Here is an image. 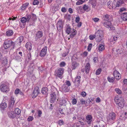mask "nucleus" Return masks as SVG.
<instances>
[{
	"label": "nucleus",
	"mask_w": 127,
	"mask_h": 127,
	"mask_svg": "<svg viewBox=\"0 0 127 127\" xmlns=\"http://www.w3.org/2000/svg\"><path fill=\"white\" fill-rule=\"evenodd\" d=\"M51 91L52 92L50 95V101L51 103H53L56 100L57 97L56 94L58 96L59 92L57 89L54 87H52L51 88Z\"/></svg>",
	"instance_id": "nucleus-1"
},
{
	"label": "nucleus",
	"mask_w": 127,
	"mask_h": 127,
	"mask_svg": "<svg viewBox=\"0 0 127 127\" xmlns=\"http://www.w3.org/2000/svg\"><path fill=\"white\" fill-rule=\"evenodd\" d=\"M115 103L121 108H123L124 105V99L123 97L116 96L114 98Z\"/></svg>",
	"instance_id": "nucleus-2"
},
{
	"label": "nucleus",
	"mask_w": 127,
	"mask_h": 127,
	"mask_svg": "<svg viewBox=\"0 0 127 127\" xmlns=\"http://www.w3.org/2000/svg\"><path fill=\"white\" fill-rule=\"evenodd\" d=\"M116 114L113 112H111L109 113L107 117V122L110 124H112L115 122L116 118Z\"/></svg>",
	"instance_id": "nucleus-3"
},
{
	"label": "nucleus",
	"mask_w": 127,
	"mask_h": 127,
	"mask_svg": "<svg viewBox=\"0 0 127 127\" xmlns=\"http://www.w3.org/2000/svg\"><path fill=\"white\" fill-rule=\"evenodd\" d=\"M26 19H27L28 22H31L32 24H31L33 25L34 24L35 21L36 19V15L32 13L31 15H27L26 16Z\"/></svg>",
	"instance_id": "nucleus-4"
},
{
	"label": "nucleus",
	"mask_w": 127,
	"mask_h": 127,
	"mask_svg": "<svg viewBox=\"0 0 127 127\" xmlns=\"http://www.w3.org/2000/svg\"><path fill=\"white\" fill-rule=\"evenodd\" d=\"M103 32L102 31L98 30L95 33V39L97 42L101 41L103 39Z\"/></svg>",
	"instance_id": "nucleus-5"
},
{
	"label": "nucleus",
	"mask_w": 127,
	"mask_h": 127,
	"mask_svg": "<svg viewBox=\"0 0 127 127\" xmlns=\"http://www.w3.org/2000/svg\"><path fill=\"white\" fill-rule=\"evenodd\" d=\"M66 32L68 34L70 33V38H72L76 33V30L74 29H71L70 26H67L66 28Z\"/></svg>",
	"instance_id": "nucleus-6"
},
{
	"label": "nucleus",
	"mask_w": 127,
	"mask_h": 127,
	"mask_svg": "<svg viewBox=\"0 0 127 127\" xmlns=\"http://www.w3.org/2000/svg\"><path fill=\"white\" fill-rule=\"evenodd\" d=\"M13 43V42L10 40H5L4 42V48L5 49H7L12 45Z\"/></svg>",
	"instance_id": "nucleus-7"
},
{
	"label": "nucleus",
	"mask_w": 127,
	"mask_h": 127,
	"mask_svg": "<svg viewBox=\"0 0 127 127\" xmlns=\"http://www.w3.org/2000/svg\"><path fill=\"white\" fill-rule=\"evenodd\" d=\"M0 89L1 91L3 92H6L9 90L8 86L5 84H2L1 85Z\"/></svg>",
	"instance_id": "nucleus-8"
},
{
	"label": "nucleus",
	"mask_w": 127,
	"mask_h": 127,
	"mask_svg": "<svg viewBox=\"0 0 127 127\" xmlns=\"http://www.w3.org/2000/svg\"><path fill=\"white\" fill-rule=\"evenodd\" d=\"M64 69L63 68H59L56 73L57 76L59 78L61 79L62 77V75L64 71Z\"/></svg>",
	"instance_id": "nucleus-9"
},
{
	"label": "nucleus",
	"mask_w": 127,
	"mask_h": 127,
	"mask_svg": "<svg viewBox=\"0 0 127 127\" xmlns=\"http://www.w3.org/2000/svg\"><path fill=\"white\" fill-rule=\"evenodd\" d=\"M115 2V0L109 1L107 3L108 8L110 9L113 8H115L114 3Z\"/></svg>",
	"instance_id": "nucleus-10"
},
{
	"label": "nucleus",
	"mask_w": 127,
	"mask_h": 127,
	"mask_svg": "<svg viewBox=\"0 0 127 127\" xmlns=\"http://www.w3.org/2000/svg\"><path fill=\"white\" fill-rule=\"evenodd\" d=\"M39 89L38 87H36L34 88L32 94V98L35 97L39 93Z\"/></svg>",
	"instance_id": "nucleus-11"
},
{
	"label": "nucleus",
	"mask_w": 127,
	"mask_h": 127,
	"mask_svg": "<svg viewBox=\"0 0 127 127\" xmlns=\"http://www.w3.org/2000/svg\"><path fill=\"white\" fill-rule=\"evenodd\" d=\"M47 48L46 47H44L40 52V55L41 57H43L46 54Z\"/></svg>",
	"instance_id": "nucleus-12"
},
{
	"label": "nucleus",
	"mask_w": 127,
	"mask_h": 127,
	"mask_svg": "<svg viewBox=\"0 0 127 127\" xmlns=\"http://www.w3.org/2000/svg\"><path fill=\"white\" fill-rule=\"evenodd\" d=\"M60 90L62 92H67L69 90V87L67 86L66 85L64 84L62 86Z\"/></svg>",
	"instance_id": "nucleus-13"
},
{
	"label": "nucleus",
	"mask_w": 127,
	"mask_h": 127,
	"mask_svg": "<svg viewBox=\"0 0 127 127\" xmlns=\"http://www.w3.org/2000/svg\"><path fill=\"white\" fill-rule=\"evenodd\" d=\"M124 3V1L122 0H119L117 2L115 1V2L114 3L115 8L120 7Z\"/></svg>",
	"instance_id": "nucleus-14"
},
{
	"label": "nucleus",
	"mask_w": 127,
	"mask_h": 127,
	"mask_svg": "<svg viewBox=\"0 0 127 127\" xmlns=\"http://www.w3.org/2000/svg\"><path fill=\"white\" fill-rule=\"evenodd\" d=\"M90 68V64L89 63H87L86 64L85 66V69H82V71L83 72H84L85 71L86 73H89Z\"/></svg>",
	"instance_id": "nucleus-15"
},
{
	"label": "nucleus",
	"mask_w": 127,
	"mask_h": 127,
	"mask_svg": "<svg viewBox=\"0 0 127 127\" xmlns=\"http://www.w3.org/2000/svg\"><path fill=\"white\" fill-rule=\"evenodd\" d=\"M86 118L87 123L89 124H91L92 121V116L90 115H88L86 116Z\"/></svg>",
	"instance_id": "nucleus-16"
},
{
	"label": "nucleus",
	"mask_w": 127,
	"mask_h": 127,
	"mask_svg": "<svg viewBox=\"0 0 127 127\" xmlns=\"http://www.w3.org/2000/svg\"><path fill=\"white\" fill-rule=\"evenodd\" d=\"M63 27V24L61 20L59 21L57 23V30L60 31Z\"/></svg>",
	"instance_id": "nucleus-17"
},
{
	"label": "nucleus",
	"mask_w": 127,
	"mask_h": 127,
	"mask_svg": "<svg viewBox=\"0 0 127 127\" xmlns=\"http://www.w3.org/2000/svg\"><path fill=\"white\" fill-rule=\"evenodd\" d=\"M113 74L115 78L117 79H120L121 77V74L117 70H115Z\"/></svg>",
	"instance_id": "nucleus-18"
},
{
	"label": "nucleus",
	"mask_w": 127,
	"mask_h": 127,
	"mask_svg": "<svg viewBox=\"0 0 127 127\" xmlns=\"http://www.w3.org/2000/svg\"><path fill=\"white\" fill-rule=\"evenodd\" d=\"M7 114L9 117L11 118H13L16 116V115L14 111H8L7 113Z\"/></svg>",
	"instance_id": "nucleus-19"
},
{
	"label": "nucleus",
	"mask_w": 127,
	"mask_h": 127,
	"mask_svg": "<svg viewBox=\"0 0 127 127\" xmlns=\"http://www.w3.org/2000/svg\"><path fill=\"white\" fill-rule=\"evenodd\" d=\"M7 107V104L5 102H2L0 104V110L1 112H3Z\"/></svg>",
	"instance_id": "nucleus-20"
},
{
	"label": "nucleus",
	"mask_w": 127,
	"mask_h": 127,
	"mask_svg": "<svg viewBox=\"0 0 127 127\" xmlns=\"http://www.w3.org/2000/svg\"><path fill=\"white\" fill-rule=\"evenodd\" d=\"M2 56L1 53H0V60H1L2 61L1 62L2 63V64L3 66H5L7 63V61L6 58L5 57L4 58H3V60L1 59Z\"/></svg>",
	"instance_id": "nucleus-21"
},
{
	"label": "nucleus",
	"mask_w": 127,
	"mask_h": 127,
	"mask_svg": "<svg viewBox=\"0 0 127 127\" xmlns=\"http://www.w3.org/2000/svg\"><path fill=\"white\" fill-rule=\"evenodd\" d=\"M43 36V33L42 32L38 31L37 33L36 36L35 37L36 40L39 39L40 38L42 37Z\"/></svg>",
	"instance_id": "nucleus-22"
},
{
	"label": "nucleus",
	"mask_w": 127,
	"mask_h": 127,
	"mask_svg": "<svg viewBox=\"0 0 127 127\" xmlns=\"http://www.w3.org/2000/svg\"><path fill=\"white\" fill-rule=\"evenodd\" d=\"M123 83L122 89L124 91H126L127 90V79H124L123 81Z\"/></svg>",
	"instance_id": "nucleus-23"
},
{
	"label": "nucleus",
	"mask_w": 127,
	"mask_h": 127,
	"mask_svg": "<svg viewBox=\"0 0 127 127\" xmlns=\"http://www.w3.org/2000/svg\"><path fill=\"white\" fill-rule=\"evenodd\" d=\"M11 101L9 103V106L11 108L14 105L15 102V99L13 96H12L10 98Z\"/></svg>",
	"instance_id": "nucleus-24"
},
{
	"label": "nucleus",
	"mask_w": 127,
	"mask_h": 127,
	"mask_svg": "<svg viewBox=\"0 0 127 127\" xmlns=\"http://www.w3.org/2000/svg\"><path fill=\"white\" fill-rule=\"evenodd\" d=\"M104 44L103 43H102L99 44L98 50L100 52H101L104 49Z\"/></svg>",
	"instance_id": "nucleus-25"
},
{
	"label": "nucleus",
	"mask_w": 127,
	"mask_h": 127,
	"mask_svg": "<svg viewBox=\"0 0 127 127\" xmlns=\"http://www.w3.org/2000/svg\"><path fill=\"white\" fill-rule=\"evenodd\" d=\"M121 18L123 20L127 21V12L122 13L121 15Z\"/></svg>",
	"instance_id": "nucleus-26"
},
{
	"label": "nucleus",
	"mask_w": 127,
	"mask_h": 127,
	"mask_svg": "<svg viewBox=\"0 0 127 127\" xmlns=\"http://www.w3.org/2000/svg\"><path fill=\"white\" fill-rule=\"evenodd\" d=\"M83 122H81L80 121H79L77 123L74 124L72 127H81L82 125H83Z\"/></svg>",
	"instance_id": "nucleus-27"
},
{
	"label": "nucleus",
	"mask_w": 127,
	"mask_h": 127,
	"mask_svg": "<svg viewBox=\"0 0 127 127\" xmlns=\"http://www.w3.org/2000/svg\"><path fill=\"white\" fill-rule=\"evenodd\" d=\"M109 15L107 14H104L102 17V19L104 21H107L109 20Z\"/></svg>",
	"instance_id": "nucleus-28"
},
{
	"label": "nucleus",
	"mask_w": 127,
	"mask_h": 127,
	"mask_svg": "<svg viewBox=\"0 0 127 127\" xmlns=\"http://www.w3.org/2000/svg\"><path fill=\"white\" fill-rule=\"evenodd\" d=\"M118 36L116 35L114 36H112L110 39H109L111 43L112 42H113V40L114 41H116L118 38Z\"/></svg>",
	"instance_id": "nucleus-29"
},
{
	"label": "nucleus",
	"mask_w": 127,
	"mask_h": 127,
	"mask_svg": "<svg viewBox=\"0 0 127 127\" xmlns=\"http://www.w3.org/2000/svg\"><path fill=\"white\" fill-rule=\"evenodd\" d=\"M25 46L26 48L28 50H31V44L30 42H27Z\"/></svg>",
	"instance_id": "nucleus-30"
},
{
	"label": "nucleus",
	"mask_w": 127,
	"mask_h": 127,
	"mask_svg": "<svg viewBox=\"0 0 127 127\" xmlns=\"http://www.w3.org/2000/svg\"><path fill=\"white\" fill-rule=\"evenodd\" d=\"M104 26L106 27L109 28L110 27V25L111 24V23L110 22L108 21L104 22L103 23Z\"/></svg>",
	"instance_id": "nucleus-31"
},
{
	"label": "nucleus",
	"mask_w": 127,
	"mask_h": 127,
	"mask_svg": "<svg viewBox=\"0 0 127 127\" xmlns=\"http://www.w3.org/2000/svg\"><path fill=\"white\" fill-rule=\"evenodd\" d=\"M48 92V89L47 87H44L41 90V92L44 94L47 95Z\"/></svg>",
	"instance_id": "nucleus-32"
},
{
	"label": "nucleus",
	"mask_w": 127,
	"mask_h": 127,
	"mask_svg": "<svg viewBox=\"0 0 127 127\" xmlns=\"http://www.w3.org/2000/svg\"><path fill=\"white\" fill-rule=\"evenodd\" d=\"M81 77L80 76H78L75 78V81H74V83H77V84H79L80 82V79Z\"/></svg>",
	"instance_id": "nucleus-33"
},
{
	"label": "nucleus",
	"mask_w": 127,
	"mask_h": 127,
	"mask_svg": "<svg viewBox=\"0 0 127 127\" xmlns=\"http://www.w3.org/2000/svg\"><path fill=\"white\" fill-rule=\"evenodd\" d=\"M78 64L75 62H73L72 64L71 67L72 70L75 69L78 66Z\"/></svg>",
	"instance_id": "nucleus-34"
},
{
	"label": "nucleus",
	"mask_w": 127,
	"mask_h": 127,
	"mask_svg": "<svg viewBox=\"0 0 127 127\" xmlns=\"http://www.w3.org/2000/svg\"><path fill=\"white\" fill-rule=\"evenodd\" d=\"M127 113L124 112L122 113V115L121 116L120 119L123 121H125L126 118V114Z\"/></svg>",
	"instance_id": "nucleus-35"
},
{
	"label": "nucleus",
	"mask_w": 127,
	"mask_h": 127,
	"mask_svg": "<svg viewBox=\"0 0 127 127\" xmlns=\"http://www.w3.org/2000/svg\"><path fill=\"white\" fill-rule=\"evenodd\" d=\"M13 34V31L12 30H9L7 31L6 33L7 36H10L12 35Z\"/></svg>",
	"instance_id": "nucleus-36"
},
{
	"label": "nucleus",
	"mask_w": 127,
	"mask_h": 127,
	"mask_svg": "<svg viewBox=\"0 0 127 127\" xmlns=\"http://www.w3.org/2000/svg\"><path fill=\"white\" fill-rule=\"evenodd\" d=\"M77 1L76 3V4L77 5H79L82 4L85 2V0H76Z\"/></svg>",
	"instance_id": "nucleus-37"
},
{
	"label": "nucleus",
	"mask_w": 127,
	"mask_h": 127,
	"mask_svg": "<svg viewBox=\"0 0 127 127\" xmlns=\"http://www.w3.org/2000/svg\"><path fill=\"white\" fill-rule=\"evenodd\" d=\"M116 52L117 54V55H116V57H117L118 56H119V55L122 53L123 51L121 48L119 49L118 48L116 49Z\"/></svg>",
	"instance_id": "nucleus-38"
},
{
	"label": "nucleus",
	"mask_w": 127,
	"mask_h": 127,
	"mask_svg": "<svg viewBox=\"0 0 127 127\" xmlns=\"http://www.w3.org/2000/svg\"><path fill=\"white\" fill-rule=\"evenodd\" d=\"M29 4L28 3H26L24 4L21 7V9L22 10H24L25 9L28 7Z\"/></svg>",
	"instance_id": "nucleus-39"
},
{
	"label": "nucleus",
	"mask_w": 127,
	"mask_h": 127,
	"mask_svg": "<svg viewBox=\"0 0 127 127\" xmlns=\"http://www.w3.org/2000/svg\"><path fill=\"white\" fill-rule=\"evenodd\" d=\"M89 2L93 6H95L96 4V0H89Z\"/></svg>",
	"instance_id": "nucleus-40"
},
{
	"label": "nucleus",
	"mask_w": 127,
	"mask_h": 127,
	"mask_svg": "<svg viewBox=\"0 0 127 127\" xmlns=\"http://www.w3.org/2000/svg\"><path fill=\"white\" fill-rule=\"evenodd\" d=\"M17 53L16 52H15L11 55V57L13 59L16 60L18 59V57H17Z\"/></svg>",
	"instance_id": "nucleus-41"
},
{
	"label": "nucleus",
	"mask_w": 127,
	"mask_h": 127,
	"mask_svg": "<svg viewBox=\"0 0 127 127\" xmlns=\"http://www.w3.org/2000/svg\"><path fill=\"white\" fill-rule=\"evenodd\" d=\"M83 9L85 11L88 12L90 10V8L88 6L86 5H84L83 6Z\"/></svg>",
	"instance_id": "nucleus-42"
},
{
	"label": "nucleus",
	"mask_w": 127,
	"mask_h": 127,
	"mask_svg": "<svg viewBox=\"0 0 127 127\" xmlns=\"http://www.w3.org/2000/svg\"><path fill=\"white\" fill-rule=\"evenodd\" d=\"M52 9L53 12L54 13L56 11L59 10V6L57 5L56 6H53L52 8Z\"/></svg>",
	"instance_id": "nucleus-43"
},
{
	"label": "nucleus",
	"mask_w": 127,
	"mask_h": 127,
	"mask_svg": "<svg viewBox=\"0 0 127 127\" xmlns=\"http://www.w3.org/2000/svg\"><path fill=\"white\" fill-rule=\"evenodd\" d=\"M15 114H16L17 115H19L21 113V110L19 108H16L15 109Z\"/></svg>",
	"instance_id": "nucleus-44"
},
{
	"label": "nucleus",
	"mask_w": 127,
	"mask_h": 127,
	"mask_svg": "<svg viewBox=\"0 0 127 127\" xmlns=\"http://www.w3.org/2000/svg\"><path fill=\"white\" fill-rule=\"evenodd\" d=\"M21 21L23 23L25 24V23L27 21V19H26V17H22L21 20Z\"/></svg>",
	"instance_id": "nucleus-45"
},
{
	"label": "nucleus",
	"mask_w": 127,
	"mask_h": 127,
	"mask_svg": "<svg viewBox=\"0 0 127 127\" xmlns=\"http://www.w3.org/2000/svg\"><path fill=\"white\" fill-rule=\"evenodd\" d=\"M60 104L61 105H65L66 102V100L65 99H62L60 101Z\"/></svg>",
	"instance_id": "nucleus-46"
},
{
	"label": "nucleus",
	"mask_w": 127,
	"mask_h": 127,
	"mask_svg": "<svg viewBox=\"0 0 127 127\" xmlns=\"http://www.w3.org/2000/svg\"><path fill=\"white\" fill-rule=\"evenodd\" d=\"M107 79L108 81L110 82H113L114 80V78L113 77L110 78L108 77Z\"/></svg>",
	"instance_id": "nucleus-47"
},
{
	"label": "nucleus",
	"mask_w": 127,
	"mask_h": 127,
	"mask_svg": "<svg viewBox=\"0 0 127 127\" xmlns=\"http://www.w3.org/2000/svg\"><path fill=\"white\" fill-rule=\"evenodd\" d=\"M80 101L81 104H85L87 103V102L83 98L80 99Z\"/></svg>",
	"instance_id": "nucleus-48"
},
{
	"label": "nucleus",
	"mask_w": 127,
	"mask_h": 127,
	"mask_svg": "<svg viewBox=\"0 0 127 127\" xmlns=\"http://www.w3.org/2000/svg\"><path fill=\"white\" fill-rule=\"evenodd\" d=\"M115 91L118 94H121L122 93L121 91L119 88L115 89Z\"/></svg>",
	"instance_id": "nucleus-49"
},
{
	"label": "nucleus",
	"mask_w": 127,
	"mask_h": 127,
	"mask_svg": "<svg viewBox=\"0 0 127 127\" xmlns=\"http://www.w3.org/2000/svg\"><path fill=\"white\" fill-rule=\"evenodd\" d=\"M80 18L79 16H76L75 17V21L76 23H78L79 22Z\"/></svg>",
	"instance_id": "nucleus-50"
},
{
	"label": "nucleus",
	"mask_w": 127,
	"mask_h": 127,
	"mask_svg": "<svg viewBox=\"0 0 127 127\" xmlns=\"http://www.w3.org/2000/svg\"><path fill=\"white\" fill-rule=\"evenodd\" d=\"M101 68H99L96 71V75H99L101 72Z\"/></svg>",
	"instance_id": "nucleus-51"
},
{
	"label": "nucleus",
	"mask_w": 127,
	"mask_h": 127,
	"mask_svg": "<svg viewBox=\"0 0 127 127\" xmlns=\"http://www.w3.org/2000/svg\"><path fill=\"white\" fill-rule=\"evenodd\" d=\"M95 35H90L89 36V38L91 40H93L95 38Z\"/></svg>",
	"instance_id": "nucleus-52"
},
{
	"label": "nucleus",
	"mask_w": 127,
	"mask_h": 127,
	"mask_svg": "<svg viewBox=\"0 0 127 127\" xmlns=\"http://www.w3.org/2000/svg\"><path fill=\"white\" fill-rule=\"evenodd\" d=\"M66 65V64L64 62H61L60 64V65L61 67H63L65 66V65Z\"/></svg>",
	"instance_id": "nucleus-53"
},
{
	"label": "nucleus",
	"mask_w": 127,
	"mask_h": 127,
	"mask_svg": "<svg viewBox=\"0 0 127 127\" xmlns=\"http://www.w3.org/2000/svg\"><path fill=\"white\" fill-rule=\"evenodd\" d=\"M88 54V52L87 51L84 52L82 54V55L83 57H86Z\"/></svg>",
	"instance_id": "nucleus-54"
},
{
	"label": "nucleus",
	"mask_w": 127,
	"mask_h": 127,
	"mask_svg": "<svg viewBox=\"0 0 127 127\" xmlns=\"http://www.w3.org/2000/svg\"><path fill=\"white\" fill-rule=\"evenodd\" d=\"M33 119V118L32 116H30L27 119V120L29 121H31Z\"/></svg>",
	"instance_id": "nucleus-55"
},
{
	"label": "nucleus",
	"mask_w": 127,
	"mask_h": 127,
	"mask_svg": "<svg viewBox=\"0 0 127 127\" xmlns=\"http://www.w3.org/2000/svg\"><path fill=\"white\" fill-rule=\"evenodd\" d=\"M92 46V44H90L88 45V47L87 50L88 51H90L91 50Z\"/></svg>",
	"instance_id": "nucleus-56"
},
{
	"label": "nucleus",
	"mask_w": 127,
	"mask_h": 127,
	"mask_svg": "<svg viewBox=\"0 0 127 127\" xmlns=\"http://www.w3.org/2000/svg\"><path fill=\"white\" fill-rule=\"evenodd\" d=\"M92 20L95 22H98L99 20V18H93L92 19Z\"/></svg>",
	"instance_id": "nucleus-57"
},
{
	"label": "nucleus",
	"mask_w": 127,
	"mask_h": 127,
	"mask_svg": "<svg viewBox=\"0 0 127 127\" xmlns=\"http://www.w3.org/2000/svg\"><path fill=\"white\" fill-rule=\"evenodd\" d=\"M77 102V100L75 98H74L72 99V103L73 104H76Z\"/></svg>",
	"instance_id": "nucleus-58"
},
{
	"label": "nucleus",
	"mask_w": 127,
	"mask_h": 127,
	"mask_svg": "<svg viewBox=\"0 0 127 127\" xmlns=\"http://www.w3.org/2000/svg\"><path fill=\"white\" fill-rule=\"evenodd\" d=\"M39 3L38 1L37 0H34L33 2V5H36L38 4Z\"/></svg>",
	"instance_id": "nucleus-59"
},
{
	"label": "nucleus",
	"mask_w": 127,
	"mask_h": 127,
	"mask_svg": "<svg viewBox=\"0 0 127 127\" xmlns=\"http://www.w3.org/2000/svg\"><path fill=\"white\" fill-rule=\"evenodd\" d=\"M64 122L62 120H60L58 121V123L60 125H62L63 124Z\"/></svg>",
	"instance_id": "nucleus-60"
},
{
	"label": "nucleus",
	"mask_w": 127,
	"mask_h": 127,
	"mask_svg": "<svg viewBox=\"0 0 127 127\" xmlns=\"http://www.w3.org/2000/svg\"><path fill=\"white\" fill-rule=\"evenodd\" d=\"M38 116L39 117H41V114H42V112L40 110H39L38 111Z\"/></svg>",
	"instance_id": "nucleus-61"
},
{
	"label": "nucleus",
	"mask_w": 127,
	"mask_h": 127,
	"mask_svg": "<svg viewBox=\"0 0 127 127\" xmlns=\"http://www.w3.org/2000/svg\"><path fill=\"white\" fill-rule=\"evenodd\" d=\"M23 37L22 36L19 37L18 38V40H19V42L21 43L23 41Z\"/></svg>",
	"instance_id": "nucleus-62"
},
{
	"label": "nucleus",
	"mask_w": 127,
	"mask_h": 127,
	"mask_svg": "<svg viewBox=\"0 0 127 127\" xmlns=\"http://www.w3.org/2000/svg\"><path fill=\"white\" fill-rule=\"evenodd\" d=\"M20 92V90L19 89H16L15 91V93L16 95H17Z\"/></svg>",
	"instance_id": "nucleus-63"
},
{
	"label": "nucleus",
	"mask_w": 127,
	"mask_h": 127,
	"mask_svg": "<svg viewBox=\"0 0 127 127\" xmlns=\"http://www.w3.org/2000/svg\"><path fill=\"white\" fill-rule=\"evenodd\" d=\"M81 95L83 97H85L86 95V93L85 92H82L81 93Z\"/></svg>",
	"instance_id": "nucleus-64"
}]
</instances>
